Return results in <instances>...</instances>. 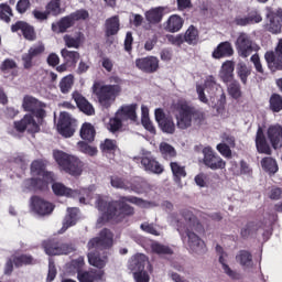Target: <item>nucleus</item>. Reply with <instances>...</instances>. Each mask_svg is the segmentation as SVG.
<instances>
[{
	"label": "nucleus",
	"instance_id": "nucleus-1",
	"mask_svg": "<svg viewBox=\"0 0 282 282\" xmlns=\"http://www.w3.org/2000/svg\"><path fill=\"white\" fill-rule=\"evenodd\" d=\"M127 202L139 208H151V203L135 196H123L119 200L109 202L107 196L96 195V208L101 213L97 219V228H101L107 221H122L124 217L133 215L135 212Z\"/></svg>",
	"mask_w": 282,
	"mask_h": 282
},
{
	"label": "nucleus",
	"instance_id": "nucleus-2",
	"mask_svg": "<svg viewBox=\"0 0 282 282\" xmlns=\"http://www.w3.org/2000/svg\"><path fill=\"white\" fill-rule=\"evenodd\" d=\"M111 246H113V234L109 229H102L99 232V237L88 241V263L98 269L79 273L77 275L79 282L105 281V271L102 268L107 265V256H100V250H107Z\"/></svg>",
	"mask_w": 282,
	"mask_h": 282
},
{
	"label": "nucleus",
	"instance_id": "nucleus-3",
	"mask_svg": "<svg viewBox=\"0 0 282 282\" xmlns=\"http://www.w3.org/2000/svg\"><path fill=\"white\" fill-rule=\"evenodd\" d=\"M196 93L198 95V99L204 105H208V100H210L212 106L221 109L224 105H226V93H224V88L215 80V77L212 75L207 76L205 79V86L196 85ZM209 98V99H208Z\"/></svg>",
	"mask_w": 282,
	"mask_h": 282
},
{
	"label": "nucleus",
	"instance_id": "nucleus-4",
	"mask_svg": "<svg viewBox=\"0 0 282 282\" xmlns=\"http://www.w3.org/2000/svg\"><path fill=\"white\" fill-rule=\"evenodd\" d=\"M183 218L185 219V232L186 237L184 238V241H186L187 247L192 252H195L196 254H204L206 252V243L197 234L202 230V224H199V220H197V217L193 215L192 212H184Z\"/></svg>",
	"mask_w": 282,
	"mask_h": 282
},
{
	"label": "nucleus",
	"instance_id": "nucleus-5",
	"mask_svg": "<svg viewBox=\"0 0 282 282\" xmlns=\"http://www.w3.org/2000/svg\"><path fill=\"white\" fill-rule=\"evenodd\" d=\"M31 173L32 175H37V177L24 181V188L29 191H36V188L43 191L47 188V184L54 182V174L45 171V163L43 161H34L31 164Z\"/></svg>",
	"mask_w": 282,
	"mask_h": 282
},
{
	"label": "nucleus",
	"instance_id": "nucleus-6",
	"mask_svg": "<svg viewBox=\"0 0 282 282\" xmlns=\"http://www.w3.org/2000/svg\"><path fill=\"white\" fill-rule=\"evenodd\" d=\"M120 77H111L110 83L116 85H100L99 82H95L91 89L93 94L97 96L101 107H111V104L116 100V97L122 91L120 87Z\"/></svg>",
	"mask_w": 282,
	"mask_h": 282
},
{
	"label": "nucleus",
	"instance_id": "nucleus-7",
	"mask_svg": "<svg viewBox=\"0 0 282 282\" xmlns=\"http://www.w3.org/2000/svg\"><path fill=\"white\" fill-rule=\"evenodd\" d=\"M53 156L58 166H61L65 173H68V175H73L74 177L82 175L83 162L78 158L69 155L61 150H54Z\"/></svg>",
	"mask_w": 282,
	"mask_h": 282
},
{
	"label": "nucleus",
	"instance_id": "nucleus-8",
	"mask_svg": "<svg viewBox=\"0 0 282 282\" xmlns=\"http://www.w3.org/2000/svg\"><path fill=\"white\" fill-rule=\"evenodd\" d=\"M175 109V120L177 129L182 131L189 129L193 126V117L195 116V109L188 106L186 101H178L174 106Z\"/></svg>",
	"mask_w": 282,
	"mask_h": 282
},
{
	"label": "nucleus",
	"instance_id": "nucleus-9",
	"mask_svg": "<svg viewBox=\"0 0 282 282\" xmlns=\"http://www.w3.org/2000/svg\"><path fill=\"white\" fill-rule=\"evenodd\" d=\"M53 193L59 195L61 197H79L80 204H89V189L80 188V189H72L63 183H53L52 185Z\"/></svg>",
	"mask_w": 282,
	"mask_h": 282
},
{
	"label": "nucleus",
	"instance_id": "nucleus-10",
	"mask_svg": "<svg viewBox=\"0 0 282 282\" xmlns=\"http://www.w3.org/2000/svg\"><path fill=\"white\" fill-rule=\"evenodd\" d=\"M236 52L240 58H248L252 52H257V44L248 33H240L235 42Z\"/></svg>",
	"mask_w": 282,
	"mask_h": 282
},
{
	"label": "nucleus",
	"instance_id": "nucleus-11",
	"mask_svg": "<svg viewBox=\"0 0 282 282\" xmlns=\"http://www.w3.org/2000/svg\"><path fill=\"white\" fill-rule=\"evenodd\" d=\"M45 254L48 257H61V254H70L76 250V247L72 243L59 242V241H46L43 243Z\"/></svg>",
	"mask_w": 282,
	"mask_h": 282
},
{
	"label": "nucleus",
	"instance_id": "nucleus-12",
	"mask_svg": "<svg viewBox=\"0 0 282 282\" xmlns=\"http://www.w3.org/2000/svg\"><path fill=\"white\" fill-rule=\"evenodd\" d=\"M57 131L64 138H72L76 132V120L72 119L69 113L61 112Z\"/></svg>",
	"mask_w": 282,
	"mask_h": 282
},
{
	"label": "nucleus",
	"instance_id": "nucleus-13",
	"mask_svg": "<svg viewBox=\"0 0 282 282\" xmlns=\"http://www.w3.org/2000/svg\"><path fill=\"white\" fill-rule=\"evenodd\" d=\"M30 209L35 215H40V217H45V215H52L54 212V206L52 203L39 197L33 196L30 199Z\"/></svg>",
	"mask_w": 282,
	"mask_h": 282
},
{
	"label": "nucleus",
	"instance_id": "nucleus-14",
	"mask_svg": "<svg viewBox=\"0 0 282 282\" xmlns=\"http://www.w3.org/2000/svg\"><path fill=\"white\" fill-rule=\"evenodd\" d=\"M141 169L147 173H153L154 175H161L164 173V166L158 162L151 154V152H145L140 158Z\"/></svg>",
	"mask_w": 282,
	"mask_h": 282
},
{
	"label": "nucleus",
	"instance_id": "nucleus-15",
	"mask_svg": "<svg viewBox=\"0 0 282 282\" xmlns=\"http://www.w3.org/2000/svg\"><path fill=\"white\" fill-rule=\"evenodd\" d=\"M155 120L163 133H175V121L171 115H166L162 108L155 109Z\"/></svg>",
	"mask_w": 282,
	"mask_h": 282
},
{
	"label": "nucleus",
	"instance_id": "nucleus-16",
	"mask_svg": "<svg viewBox=\"0 0 282 282\" xmlns=\"http://www.w3.org/2000/svg\"><path fill=\"white\" fill-rule=\"evenodd\" d=\"M216 252L219 254V263L221 265V269L224 271V274H226L228 278L231 279V281H240L241 279V273L237 270H232L230 265H228V254L224 252V248L221 246L217 245L216 246Z\"/></svg>",
	"mask_w": 282,
	"mask_h": 282
},
{
	"label": "nucleus",
	"instance_id": "nucleus-17",
	"mask_svg": "<svg viewBox=\"0 0 282 282\" xmlns=\"http://www.w3.org/2000/svg\"><path fill=\"white\" fill-rule=\"evenodd\" d=\"M22 107L25 111H32L36 118H45V104L39 101L34 97H24Z\"/></svg>",
	"mask_w": 282,
	"mask_h": 282
},
{
	"label": "nucleus",
	"instance_id": "nucleus-18",
	"mask_svg": "<svg viewBox=\"0 0 282 282\" xmlns=\"http://www.w3.org/2000/svg\"><path fill=\"white\" fill-rule=\"evenodd\" d=\"M203 162L205 166H208L213 171H216L217 169H224L226 166V162L216 155L212 148L203 149Z\"/></svg>",
	"mask_w": 282,
	"mask_h": 282
},
{
	"label": "nucleus",
	"instance_id": "nucleus-19",
	"mask_svg": "<svg viewBox=\"0 0 282 282\" xmlns=\"http://www.w3.org/2000/svg\"><path fill=\"white\" fill-rule=\"evenodd\" d=\"M138 104L123 105L117 110L118 118L129 124V122H135L138 120Z\"/></svg>",
	"mask_w": 282,
	"mask_h": 282
},
{
	"label": "nucleus",
	"instance_id": "nucleus-20",
	"mask_svg": "<svg viewBox=\"0 0 282 282\" xmlns=\"http://www.w3.org/2000/svg\"><path fill=\"white\" fill-rule=\"evenodd\" d=\"M135 66L141 72H145V74H153V72H158V67H160V59L155 56H148L135 59Z\"/></svg>",
	"mask_w": 282,
	"mask_h": 282
},
{
	"label": "nucleus",
	"instance_id": "nucleus-21",
	"mask_svg": "<svg viewBox=\"0 0 282 282\" xmlns=\"http://www.w3.org/2000/svg\"><path fill=\"white\" fill-rule=\"evenodd\" d=\"M17 131L23 133V131H29V133H39V123L34 121L32 115H25L22 120L14 122Z\"/></svg>",
	"mask_w": 282,
	"mask_h": 282
},
{
	"label": "nucleus",
	"instance_id": "nucleus-22",
	"mask_svg": "<svg viewBox=\"0 0 282 282\" xmlns=\"http://www.w3.org/2000/svg\"><path fill=\"white\" fill-rule=\"evenodd\" d=\"M267 137L273 149H281L282 147V127L279 123L271 124L267 130Z\"/></svg>",
	"mask_w": 282,
	"mask_h": 282
},
{
	"label": "nucleus",
	"instance_id": "nucleus-23",
	"mask_svg": "<svg viewBox=\"0 0 282 282\" xmlns=\"http://www.w3.org/2000/svg\"><path fill=\"white\" fill-rule=\"evenodd\" d=\"M235 54V50L232 48V44L230 42H221L212 53L213 58H228V56H232Z\"/></svg>",
	"mask_w": 282,
	"mask_h": 282
},
{
	"label": "nucleus",
	"instance_id": "nucleus-24",
	"mask_svg": "<svg viewBox=\"0 0 282 282\" xmlns=\"http://www.w3.org/2000/svg\"><path fill=\"white\" fill-rule=\"evenodd\" d=\"M73 98L78 109H80L83 113H86V116H94V113H96L94 106L85 97H83V95L75 93L73 94Z\"/></svg>",
	"mask_w": 282,
	"mask_h": 282
},
{
	"label": "nucleus",
	"instance_id": "nucleus-25",
	"mask_svg": "<svg viewBox=\"0 0 282 282\" xmlns=\"http://www.w3.org/2000/svg\"><path fill=\"white\" fill-rule=\"evenodd\" d=\"M11 30L12 32H21L26 41H34V39H36L34 28L30 26V24L25 22H17L11 26Z\"/></svg>",
	"mask_w": 282,
	"mask_h": 282
},
{
	"label": "nucleus",
	"instance_id": "nucleus-26",
	"mask_svg": "<svg viewBox=\"0 0 282 282\" xmlns=\"http://www.w3.org/2000/svg\"><path fill=\"white\" fill-rule=\"evenodd\" d=\"M256 147L258 153H264L265 155L272 153V149H270V144H268V140H265V134H263V129L261 127L257 130Z\"/></svg>",
	"mask_w": 282,
	"mask_h": 282
},
{
	"label": "nucleus",
	"instance_id": "nucleus-27",
	"mask_svg": "<svg viewBox=\"0 0 282 282\" xmlns=\"http://www.w3.org/2000/svg\"><path fill=\"white\" fill-rule=\"evenodd\" d=\"M149 263V258H147L143 253H138L132 257L129 261V270L131 272H143L144 267Z\"/></svg>",
	"mask_w": 282,
	"mask_h": 282
},
{
	"label": "nucleus",
	"instance_id": "nucleus-28",
	"mask_svg": "<svg viewBox=\"0 0 282 282\" xmlns=\"http://www.w3.org/2000/svg\"><path fill=\"white\" fill-rule=\"evenodd\" d=\"M76 221H78V208L73 207L67 209V214L63 221V227L58 231L59 235H63L67 230V228H72V226H76Z\"/></svg>",
	"mask_w": 282,
	"mask_h": 282
},
{
	"label": "nucleus",
	"instance_id": "nucleus-29",
	"mask_svg": "<svg viewBox=\"0 0 282 282\" xmlns=\"http://www.w3.org/2000/svg\"><path fill=\"white\" fill-rule=\"evenodd\" d=\"M219 78L225 83H232V78H235V63L232 61H227L221 65Z\"/></svg>",
	"mask_w": 282,
	"mask_h": 282
},
{
	"label": "nucleus",
	"instance_id": "nucleus-30",
	"mask_svg": "<svg viewBox=\"0 0 282 282\" xmlns=\"http://www.w3.org/2000/svg\"><path fill=\"white\" fill-rule=\"evenodd\" d=\"M105 28L106 36H116L120 32V18L118 15L108 18L105 22Z\"/></svg>",
	"mask_w": 282,
	"mask_h": 282
},
{
	"label": "nucleus",
	"instance_id": "nucleus-31",
	"mask_svg": "<svg viewBox=\"0 0 282 282\" xmlns=\"http://www.w3.org/2000/svg\"><path fill=\"white\" fill-rule=\"evenodd\" d=\"M236 261L243 268V270H250V268L254 265L252 254L246 250H241L237 253Z\"/></svg>",
	"mask_w": 282,
	"mask_h": 282
},
{
	"label": "nucleus",
	"instance_id": "nucleus-32",
	"mask_svg": "<svg viewBox=\"0 0 282 282\" xmlns=\"http://www.w3.org/2000/svg\"><path fill=\"white\" fill-rule=\"evenodd\" d=\"M72 25H74V20L72 19L70 15H67L62 18L57 23H53L52 30L56 34H61V33L67 32V30H69Z\"/></svg>",
	"mask_w": 282,
	"mask_h": 282
},
{
	"label": "nucleus",
	"instance_id": "nucleus-33",
	"mask_svg": "<svg viewBox=\"0 0 282 282\" xmlns=\"http://www.w3.org/2000/svg\"><path fill=\"white\" fill-rule=\"evenodd\" d=\"M183 26H184V20L182 19V17L174 14V15H171L166 21L165 30L172 33L180 32V30H182Z\"/></svg>",
	"mask_w": 282,
	"mask_h": 282
},
{
	"label": "nucleus",
	"instance_id": "nucleus-34",
	"mask_svg": "<svg viewBox=\"0 0 282 282\" xmlns=\"http://www.w3.org/2000/svg\"><path fill=\"white\" fill-rule=\"evenodd\" d=\"M149 189V183L144 181L143 178L137 177L132 182H130V189H128V193H137L142 194L147 193Z\"/></svg>",
	"mask_w": 282,
	"mask_h": 282
},
{
	"label": "nucleus",
	"instance_id": "nucleus-35",
	"mask_svg": "<svg viewBox=\"0 0 282 282\" xmlns=\"http://www.w3.org/2000/svg\"><path fill=\"white\" fill-rule=\"evenodd\" d=\"M110 184H111L112 188H117L120 191L129 192L131 189V182H129V180H127L122 176H118V175L111 176Z\"/></svg>",
	"mask_w": 282,
	"mask_h": 282
},
{
	"label": "nucleus",
	"instance_id": "nucleus-36",
	"mask_svg": "<svg viewBox=\"0 0 282 282\" xmlns=\"http://www.w3.org/2000/svg\"><path fill=\"white\" fill-rule=\"evenodd\" d=\"M164 17V8L158 7L145 12V19L149 23H160Z\"/></svg>",
	"mask_w": 282,
	"mask_h": 282
},
{
	"label": "nucleus",
	"instance_id": "nucleus-37",
	"mask_svg": "<svg viewBox=\"0 0 282 282\" xmlns=\"http://www.w3.org/2000/svg\"><path fill=\"white\" fill-rule=\"evenodd\" d=\"M282 15L276 11V15H271L269 18V23L267 24V30L272 34H279L281 32V21Z\"/></svg>",
	"mask_w": 282,
	"mask_h": 282
},
{
	"label": "nucleus",
	"instance_id": "nucleus-38",
	"mask_svg": "<svg viewBox=\"0 0 282 282\" xmlns=\"http://www.w3.org/2000/svg\"><path fill=\"white\" fill-rule=\"evenodd\" d=\"M261 166L263 171L269 173V175H274V173L279 171V165L276 164V161L270 156L261 160Z\"/></svg>",
	"mask_w": 282,
	"mask_h": 282
},
{
	"label": "nucleus",
	"instance_id": "nucleus-39",
	"mask_svg": "<svg viewBox=\"0 0 282 282\" xmlns=\"http://www.w3.org/2000/svg\"><path fill=\"white\" fill-rule=\"evenodd\" d=\"M80 138L87 140L88 142H94L96 138V129L91 123H84L80 129Z\"/></svg>",
	"mask_w": 282,
	"mask_h": 282
},
{
	"label": "nucleus",
	"instance_id": "nucleus-40",
	"mask_svg": "<svg viewBox=\"0 0 282 282\" xmlns=\"http://www.w3.org/2000/svg\"><path fill=\"white\" fill-rule=\"evenodd\" d=\"M170 166L174 175L175 182L180 183V180H182V177H186V170L180 163L172 162Z\"/></svg>",
	"mask_w": 282,
	"mask_h": 282
},
{
	"label": "nucleus",
	"instance_id": "nucleus-41",
	"mask_svg": "<svg viewBox=\"0 0 282 282\" xmlns=\"http://www.w3.org/2000/svg\"><path fill=\"white\" fill-rule=\"evenodd\" d=\"M198 37L199 33L197 32V29H195V26H189L185 32L183 40H185V43H188L189 45H195Z\"/></svg>",
	"mask_w": 282,
	"mask_h": 282
},
{
	"label": "nucleus",
	"instance_id": "nucleus-42",
	"mask_svg": "<svg viewBox=\"0 0 282 282\" xmlns=\"http://www.w3.org/2000/svg\"><path fill=\"white\" fill-rule=\"evenodd\" d=\"M237 74H238L241 83L243 85H246V83H248V76H250L251 70L248 67V65H246V63L241 62L237 66Z\"/></svg>",
	"mask_w": 282,
	"mask_h": 282
},
{
	"label": "nucleus",
	"instance_id": "nucleus-43",
	"mask_svg": "<svg viewBox=\"0 0 282 282\" xmlns=\"http://www.w3.org/2000/svg\"><path fill=\"white\" fill-rule=\"evenodd\" d=\"M46 12L53 17L63 14V10L61 9V0H51L46 6Z\"/></svg>",
	"mask_w": 282,
	"mask_h": 282
},
{
	"label": "nucleus",
	"instance_id": "nucleus-44",
	"mask_svg": "<svg viewBox=\"0 0 282 282\" xmlns=\"http://www.w3.org/2000/svg\"><path fill=\"white\" fill-rule=\"evenodd\" d=\"M264 58L269 65V67H274V69H281L282 64L279 62V57L276 56V48L275 54L274 52H267Z\"/></svg>",
	"mask_w": 282,
	"mask_h": 282
},
{
	"label": "nucleus",
	"instance_id": "nucleus-45",
	"mask_svg": "<svg viewBox=\"0 0 282 282\" xmlns=\"http://www.w3.org/2000/svg\"><path fill=\"white\" fill-rule=\"evenodd\" d=\"M13 263H14V265H17V268H21V265H32V264L36 263V260H34V258H32V256L22 254V256L14 258Z\"/></svg>",
	"mask_w": 282,
	"mask_h": 282
},
{
	"label": "nucleus",
	"instance_id": "nucleus-46",
	"mask_svg": "<svg viewBox=\"0 0 282 282\" xmlns=\"http://www.w3.org/2000/svg\"><path fill=\"white\" fill-rule=\"evenodd\" d=\"M61 54L66 63H78L80 58V54L78 52L68 51L67 48L62 50Z\"/></svg>",
	"mask_w": 282,
	"mask_h": 282
},
{
	"label": "nucleus",
	"instance_id": "nucleus-47",
	"mask_svg": "<svg viewBox=\"0 0 282 282\" xmlns=\"http://www.w3.org/2000/svg\"><path fill=\"white\" fill-rule=\"evenodd\" d=\"M77 147H78V150L82 152V153H85L86 155H90L91 158H94V155H97L98 154V149H96L95 147H91L89 144H87L86 142L84 141H79L77 143Z\"/></svg>",
	"mask_w": 282,
	"mask_h": 282
},
{
	"label": "nucleus",
	"instance_id": "nucleus-48",
	"mask_svg": "<svg viewBox=\"0 0 282 282\" xmlns=\"http://www.w3.org/2000/svg\"><path fill=\"white\" fill-rule=\"evenodd\" d=\"M270 109L275 113L282 111V97L280 95L273 94L270 98Z\"/></svg>",
	"mask_w": 282,
	"mask_h": 282
},
{
	"label": "nucleus",
	"instance_id": "nucleus-49",
	"mask_svg": "<svg viewBox=\"0 0 282 282\" xmlns=\"http://www.w3.org/2000/svg\"><path fill=\"white\" fill-rule=\"evenodd\" d=\"M160 151L165 158V160H169V158H175V148L166 142H163L160 144Z\"/></svg>",
	"mask_w": 282,
	"mask_h": 282
},
{
	"label": "nucleus",
	"instance_id": "nucleus-50",
	"mask_svg": "<svg viewBox=\"0 0 282 282\" xmlns=\"http://www.w3.org/2000/svg\"><path fill=\"white\" fill-rule=\"evenodd\" d=\"M10 17H12V8L7 3L0 4V19L6 23H10Z\"/></svg>",
	"mask_w": 282,
	"mask_h": 282
},
{
	"label": "nucleus",
	"instance_id": "nucleus-51",
	"mask_svg": "<svg viewBox=\"0 0 282 282\" xmlns=\"http://www.w3.org/2000/svg\"><path fill=\"white\" fill-rule=\"evenodd\" d=\"M229 83H230L228 85L229 96H231L232 98H240L241 97V86L238 84L237 80H231Z\"/></svg>",
	"mask_w": 282,
	"mask_h": 282
},
{
	"label": "nucleus",
	"instance_id": "nucleus-52",
	"mask_svg": "<svg viewBox=\"0 0 282 282\" xmlns=\"http://www.w3.org/2000/svg\"><path fill=\"white\" fill-rule=\"evenodd\" d=\"M122 124H127L121 117H118V113L116 112L115 118L110 119L109 121V130L113 133L116 131H119L122 128Z\"/></svg>",
	"mask_w": 282,
	"mask_h": 282
},
{
	"label": "nucleus",
	"instance_id": "nucleus-53",
	"mask_svg": "<svg viewBox=\"0 0 282 282\" xmlns=\"http://www.w3.org/2000/svg\"><path fill=\"white\" fill-rule=\"evenodd\" d=\"M72 85H74V77L72 75L64 77L59 83L62 94H67L72 89Z\"/></svg>",
	"mask_w": 282,
	"mask_h": 282
},
{
	"label": "nucleus",
	"instance_id": "nucleus-54",
	"mask_svg": "<svg viewBox=\"0 0 282 282\" xmlns=\"http://www.w3.org/2000/svg\"><path fill=\"white\" fill-rule=\"evenodd\" d=\"M83 265H85V258L79 257L70 262V270L74 274H82L83 272H80V270L83 269Z\"/></svg>",
	"mask_w": 282,
	"mask_h": 282
},
{
	"label": "nucleus",
	"instance_id": "nucleus-55",
	"mask_svg": "<svg viewBox=\"0 0 282 282\" xmlns=\"http://www.w3.org/2000/svg\"><path fill=\"white\" fill-rule=\"evenodd\" d=\"M64 41L67 47H80V36L65 35Z\"/></svg>",
	"mask_w": 282,
	"mask_h": 282
},
{
	"label": "nucleus",
	"instance_id": "nucleus-56",
	"mask_svg": "<svg viewBox=\"0 0 282 282\" xmlns=\"http://www.w3.org/2000/svg\"><path fill=\"white\" fill-rule=\"evenodd\" d=\"M141 230H143V232H148V235H154V237H160V231H158V227H155V225L153 224H149V223H143L140 226Z\"/></svg>",
	"mask_w": 282,
	"mask_h": 282
},
{
	"label": "nucleus",
	"instance_id": "nucleus-57",
	"mask_svg": "<svg viewBox=\"0 0 282 282\" xmlns=\"http://www.w3.org/2000/svg\"><path fill=\"white\" fill-rule=\"evenodd\" d=\"M152 250L156 253V254H172L173 251L171 250V248L164 246V245H160L159 242H154L152 243Z\"/></svg>",
	"mask_w": 282,
	"mask_h": 282
},
{
	"label": "nucleus",
	"instance_id": "nucleus-58",
	"mask_svg": "<svg viewBox=\"0 0 282 282\" xmlns=\"http://www.w3.org/2000/svg\"><path fill=\"white\" fill-rule=\"evenodd\" d=\"M69 15L70 19H73V23H75V21H85V19H88L89 12H87V10H78L74 13H70Z\"/></svg>",
	"mask_w": 282,
	"mask_h": 282
},
{
	"label": "nucleus",
	"instance_id": "nucleus-59",
	"mask_svg": "<svg viewBox=\"0 0 282 282\" xmlns=\"http://www.w3.org/2000/svg\"><path fill=\"white\" fill-rule=\"evenodd\" d=\"M56 274H57L56 264H54V261L52 259H50L46 282L54 281V279H56Z\"/></svg>",
	"mask_w": 282,
	"mask_h": 282
},
{
	"label": "nucleus",
	"instance_id": "nucleus-60",
	"mask_svg": "<svg viewBox=\"0 0 282 282\" xmlns=\"http://www.w3.org/2000/svg\"><path fill=\"white\" fill-rule=\"evenodd\" d=\"M28 10H30V0H20L17 3V11L20 14H25V12H28Z\"/></svg>",
	"mask_w": 282,
	"mask_h": 282
},
{
	"label": "nucleus",
	"instance_id": "nucleus-61",
	"mask_svg": "<svg viewBox=\"0 0 282 282\" xmlns=\"http://www.w3.org/2000/svg\"><path fill=\"white\" fill-rule=\"evenodd\" d=\"M134 276V281L135 282H149L150 281V276L149 273H147V271H138L133 273Z\"/></svg>",
	"mask_w": 282,
	"mask_h": 282
},
{
	"label": "nucleus",
	"instance_id": "nucleus-62",
	"mask_svg": "<svg viewBox=\"0 0 282 282\" xmlns=\"http://www.w3.org/2000/svg\"><path fill=\"white\" fill-rule=\"evenodd\" d=\"M217 151H219L220 154L224 155V158H230L232 155V151L230 150V147L226 143H219L217 145Z\"/></svg>",
	"mask_w": 282,
	"mask_h": 282
},
{
	"label": "nucleus",
	"instance_id": "nucleus-63",
	"mask_svg": "<svg viewBox=\"0 0 282 282\" xmlns=\"http://www.w3.org/2000/svg\"><path fill=\"white\" fill-rule=\"evenodd\" d=\"M100 149L104 152L113 151V149H116V141L106 139L105 142L100 144Z\"/></svg>",
	"mask_w": 282,
	"mask_h": 282
},
{
	"label": "nucleus",
	"instance_id": "nucleus-64",
	"mask_svg": "<svg viewBox=\"0 0 282 282\" xmlns=\"http://www.w3.org/2000/svg\"><path fill=\"white\" fill-rule=\"evenodd\" d=\"M17 67V62L13 59H4L1 65L2 72H10V69H14Z\"/></svg>",
	"mask_w": 282,
	"mask_h": 282
}]
</instances>
